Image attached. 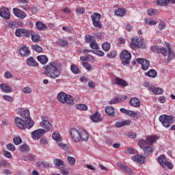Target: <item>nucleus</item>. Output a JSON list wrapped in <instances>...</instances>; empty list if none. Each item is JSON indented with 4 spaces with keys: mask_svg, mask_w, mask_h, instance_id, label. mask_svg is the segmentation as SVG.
Instances as JSON below:
<instances>
[{
    "mask_svg": "<svg viewBox=\"0 0 175 175\" xmlns=\"http://www.w3.org/2000/svg\"><path fill=\"white\" fill-rule=\"evenodd\" d=\"M6 148L9 151H16V146L12 144H8Z\"/></svg>",
    "mask_w": 175,
    "mask_h": 175,
    "instance_id": "4d7b16f0",
    "label": "nucleus"
},
{
    "mask_svg": "<svg viewBox=\"0 0 175 175\" xmlns=\"http://www.w3.org/2000/svg\"><path fill=\"white\" fill-rule=\"evenodd\" d=\"M142 150L145 155H150V154H152V148L150 146H144V148H142Z\"/></svg>",
    "mask_w": 175,
    "mask_h": 175,
    "instance_id": "e433bc0d",
    "label": "nucleus"
},
{
    "mask_svg": "<svg viewBox=\"0 0 175 175\" xmlns=\"http://www.w3.org/2000/svg\"><path fill=\"white\" fill-rule=\"evenodd\" d=\"M90 120L92 121V122H100L103 120V118H102V116H100L99 112H96L94 114L90 116Z\"/></svg>",
    "mask_w": 175,
    "mask_h": 175,
    "instance_id": "6ab92c4d",
    "label": "nucleus"
},
{
    "mask_svg": "<svg viewBox=\"0 0 175 175\" xmlns=\"http://www.w3.org/2000/svg\"><path fill=\"white\" fill-rule=\"evenodd\" d=\"M129 103L133 107H140V105H142L140 99H139L137 97L131 98L129 100Z\"/></svg>",
    "mask_w": 175,
    "mask_h": 175,
    "instance_id": "2eb2a0df",
    "label": "nucleus"
},
{
    "mask_svg": "<svg viewBox=\"0 0 175 175\" xmlns=\"http://www.w3.org/2000/svg\"><path fill=\"white\" fill-rule=\"evenodd\" d=\"M70 136L73 142L80 143V129L72 128L70 131Z\"/></svg>",
    "mask_w": 175,
    "mask_h": 175,
    "instance_id": "1a4fd4ad",
    "label": "nucleus"
},
{
    "mask_svg": "<svg viewBox=\"0 0 175 175\" xmlns=\"http://www.w3.org/2000/svg\"><path fill=\"white\" fill-rule=\"evenodd\" d=\"M131 159L132 161H134V162H137V163H145L146 162V157L140 154L133 156L131 157Z\"/></svg>",
    "mask_w": 175,
    "mask_h": 175,
    "instance_id": "a211bd4d",
    "label": "nucleus"
},
{
    "mask_svg": "<svg viewBox=\"0 0 175 175\" xmlns=\"http://www.w3.org/2000/svg\"><path fill=\"white\" fill-rule=\"evenodd\" d=\"M57 43L59 46H61V47H65V46H68V41L64 40H59Z\"/></svg>",
    "mask_w": 175,
    "mask_h": 175,
    "instance_id": "3c124183",
    "label": "nucleus"
},
{
    "mask_svg": "<svg viewBox=\"0 0 175 175\" xmlns=\"http://www.w3.org/2000/svg\"><path fill=\"white\" fill-rule=\"evenodd\" d=\"M124 154H135V148H127L124 150Z\"/></svg>",
    "mask_w": 175,
    "mask_h": 175,
    "instance_id": "603ef678",
    "label": "nucleus"
},
{
    "mask_svg": "<svg viewBox=\"0 0 175 175\" xmlns=\"http://www.w3.org/2000/svg\"><path fill=\"white\" fill-rule=\"evenodd\" d=\"M14 143L16 146H18L23 143V139L20 137H15L13 138Z\"/></svg>",
    "mask_w": 175,
    "mask_h": 175,
    "instance_id": "49530a36",
    "label": "nucleus"
},
{
    "mask_svg": "<svg viewBox=\"0 0 175 175\" xmlns=\"http://www.w3.org/2000/svg\"><path fill=\"white\" fill-rule=\"evenodd\" d=\"M23 92L25 94H31V92H32V89H31V88L26 87L23 89Z\"/></svg>",
    "mask_w": 175,
    "mask_h": 175,
    "instance_id": "0e129e2a",
    "label": "nucleus"
},
{
    "mask_svg": "<svg viewBox=\"0 0 175 175\" xmlns=\"http://www.w3.org/2000/svg\"><path fill=\"white\" fill-rule=\"evenodd\" d=\"M36 27L38 31H44V29H47V26H46V25L43 24L40 21L36 22Z\"/></svg>",
    "mask_w": 175,
    "mask_h": 175,
    "instance_id": "72a5a7b5",
    "label": "nucleus"
},
{
    "mask_svg": "<svg viewBox=\"0 0 175 175\" xmlns=\"http://www.w3.org/2000/svg\"><path fill=\"white\" fill-rule=\"evenodd\" d=\"M57 99L61 103H66L67 105H73L75 103V100L73 96L70 94H67L64 92H60L57 96Z\"/></svg>",
    "mask_w": 175,
    "mask_h": 175,
    "instance_id": "20e7f679",
    "label": "nucleus"
},
{
    "mask_svg": "<svg viewBox=\"0 0 175 175\" xmlns=\"http://www.w3.org/2000/svg\"><path fill=\"white\" fill-rule=\"evenodd\" d=\"M52 137L53 140L59 143V142H62V137L59 135L58 132H54L52 135Z\"/></svg>",
    "mask_w": 175,
    "mask_h": 175,
    "instance_id": "f704fd0d",
    "label": "nucleus"
},
{
    "mask_svg": "<svg viewBox=\"0 0 175 175\" xmlns=\"http://www.w3.org/2000/svg\"><path fill=\"white\" fill-rule=\"evenodd\" d=\"M59 147L60 148H62V150H68V145L63 144V143H59L58 144Z\"/></svg>",
    "mask_w": 175,
    "mask_h": 175,
    "instance_id": "69168bd1",
    "label": "nucleus"
},
{
    "mask_svg": "<svg viewBox=\"0 0 175 175\" xmlns=\"http://www.w3.org/2000/svg\"><path fill=\"white\" fill-rule=\"evenodd\" d=\"M4 77L5 79H12V73L9 71H7L4 73Z\"/></svg>",
    "mask_w": 175,
    "mask_h": 175,
    "instance_id": "774afa93",
    "label": "nucleus"
},
{
    "mask_svg": "<svg viewBox=\"0 0 175 175\" xmlns=\"http://www.w3.org/2000/svg\"><path fill=\"white\" fill-rule=\"evenodd\" d=\"M31 48L33 50H35L36 53H42L43 51V49L38 44L31 45Z\"/></svg>",
    "mask_w": 175,
    "mask_h": 175,
    "instance_id": "37998d69",
    "label": "nucleus"
},
{
    "mask_svg": "<svg viewBox=\"0 0 175 175\" xmlns=\"http://www.w3.org/2000/svg\"><path fill=\"white\" fill-rule=\"evenodd\" d=\"M108 58H114L117 55V52L116 51H113L112 52H110L107 53Z\"/></svg>",
    "mask_w": 175,
    "mask_h": 175,
    "instance_id": "052dcab7",
    "label": "nucleus"
},
{
    "mask_svg": "<svg viewBox=\"0 0 175 175\" xmlns=\"http://www.w3.org/2000/svg\"><path fill=\"white\" fill-rule=\"evenodd\" d=\"M61 66L62 65L59 62H50L49 64L43 66L44 75L49 77V79L55 80V79H58L61 76Z\"/></svg>",
    "mask_w": 175,
    "mask_h": 175,
    "instance_id": "f03ea898",
    "label": "nucleus"
},
{
    "mask_svg": "<svg viewBox=\"0 0 175 175\" xmlns=\"http://www.w3.org/2000/svg\"><path fill=\"white\" fill-rule=\"evenodd\" d=\"M13 13L16 17H18V18H25L27 17V14L22 11L21 10L18 8H14L13 9Z\"/></svg>",
    "mask_w": 175,
    "mask_h": 175,
    "instance_id": "4468645a",
    "label": "nucleus"
},
{
    "mask_svg": "<svg viewBox=\"0 0 175 175\" xmlns=\"http://www.w3.org/2000/svg\"><path fill=\"white\" fill-rule=\"evenodd\" d=\"M85 42H87V43H90V44L91 43L93 42V41L95 40V37H94L91 35H86L85 36Z\"/></svg>",
    "mask_w": 175,
    "mask_h": 175,
    "instance_id": "58836bf2",
    "label": "nucleus"
},
{
    "mask_svg": "<svg viewBox=\"0 0 175 175\" xmlns=\"http://www.w3.org/2000/svg\"><path fill=\"white\" fill-rule=\"evenodd\" d=\"M30 35L31 36V40L33 42V43H39L40 42H42L40 36L38 33L30 31Z\"/></svg>",
    "mask_w": 175,
    "mask_h": 175,
    "instance_id": "5701e85b",
    "label": "nucleus"
},
{
    "mask_svg": "<svg viewBox=\"0 0 175 175\" xmlns=\"http://www.w3.org/2000/svg\"><path fill=\"white\" fill-rule=\"evenodd\" d=\"M0 16L3 18L5 20H10V12H9V9L3 8L0 10Z\"/></svg>",
    "mask_w": 175,
    "mask_h": 175,
    "instance_id": "dca6fc26",
    "label": "nucleus"
},
{
    "mask_svg": "<svg viewBox=\"0 0 175 175\" xmlns=\"http://www.w3.org/2000/svg\"><path fill=\"white\" fill-rule=\"evenodd\" d=\"M3 98L4 100H7V102H13V100H14V98L12 96L8 95L3 96Z\"/></svg>",
    "mask_w": 175,
    "mask_h": 175,
    "instance_id": "6e6d98bb",
    "label": "nucleus"
},
{
    "mask_svg": "<svg viewBox=\"0 0 175 175\" xmlns=\"http://www.w3.org/2000/svg\"><path fill=\"white\" fill-rule=\"evenodd\" d=\"M120 59L122 61V64L124 66H128L131 64V59L132 58V55L129 51L124 50L120 55Z\"/></svg>",
    "mask_w": 175,
    "mask_h": 175,
    "instance_id": "423d86ee",
    "label": "nucleus"
},
{
    "mask_svg": "<svg viewBox=\"0 0 175 175\" xmlns=\"http://www.w3.org/2000/svg\"><path fill=\"white\" fill-rule=\"evenodd\" d=\"M42 121L40 122V126L44 129H46V131H51L53 129V125L49 121V117H42Z\"/></svg>",
    "mask_w": 175,
    "mask_h": 175,
    "instance_id": "9d476101",
    "label": "nucleus"
},
{
    "mask_svg": "<svg viewBox=\"0 0 175 175\" xmlns=\"http://www.w3.org/2000/svg\"><path fill=\"white\" fill-rule=\"evenodd\" d=\"M165 27H166V23H165V22H160L159 23V31H162V29H165Z\"/></svg>",
    "mask_w": 175,
    "mask_h": 175,
    "instance_id": "680f3d73",
    "label": "nucleus"
},
{
    "mask_svg": "<svg viewBox=\"0 0 175 175\" xmlns=\"http://www.w3.org/2000/svg\"><path fill=\"white\" fill-rule=\"evenodd\" d=\"M158 140L156 135H149L146 137V144L148 146H152Z\"/></svg>",
    "mask_w": 175,
    "mask_h": 175,
    "instance_id": "b1692460",
    "label": "nucleus"
},
{
    "mask_svg": "<svg viewBox=\"0 0 175 175\" xmlns=\"http://www.w3.org/2000/svg\"><path fill=\"white\" fill-rule=\"evenodd\" d=\"M125 29H126L128 32H131V31L133 29V26L131 25V24L129 23H126V25H125Z\"/></svg>",
    "mask_w": 175,
    "mask_h": 175,
    "instance_id": "e2e57ef3",
    "label": "nucleus"
},
{
    "mask_svg": "<svg viewBox=\"0 0 175 175\" xmlns=\"http://www.w3.org/2000/svg\"><path fill=\"white\" fill-rule=\"evenodd\" d=\"M3 154H4V157H5L6 158H9V159L12 158V153H10V152L5 150L3 152Z\"/></svg>",
    "mask_w": 175,
    "mask_h": 175,
    "instance_id": "338daca9",
    "label": "nucleus"
},
{
    "mask_svg": "<svg viewBox=\"0 0 175 175\" xmlns=\"http://www.w3.org/2000/svg\"><path fill=\"white\" fill-rule=\"evenodd\" d=\"M121 100H122V98H121V97H116L113 99H111L109 101L110 105H116L117 103H120V102H121Z\"/></svg>",
    "mask_w": 175,
    "mask_h": 175,
    "instance_id": "79ce46f5",
    "label": "nucleus"
},
{
    "mask_svg": "<svg viewBox=\"0 0 175 175\" xmlns=\"http://www.w3.org/2000/svg\"><path fill=\"white\" fill-rule=\"evenodd\" d=\"M91 49L93 50H98L99 49V46H98V43H96V40H94L90 44Z\"/></svg>",
    "mask_w": 175,
    "mask_h": 175,
    "instance_id": "09e8293b",
    "label": "nucleus"
},
{
    "mask_svg": "<svg viewBox=\"0 0 175 175\" xmlns=\"http://www.w3.org/2000/svg\"><path fill=\"white\" fill-rule=\"evenodd\" d=\"M46 134V131L42 129H38L31 133V137L33 140H39L43 135Z\"/></svg>",
    "mask_w": 175,
    "mask_h": 175,
    "instance_id": "9b49d317",
    "label": "nucleus"
},
{
    "mask_svg": "<svg viewBox=\"0 0 175 175\" xmlns=\"http://www.w3.org/2000/svg\"><path fill=\"white\" fill-rule=\"evenodd\" d=\"M136 62H138V64H140L142 66V69L143 70H147L148 68H150V61L144 59V58H137L136 59Z\"/></svg>",
    "mask_w": 175,
    "mask_h": 175,
    "instance_id": "ddd939ff",
    "label": "nucleus"
},
{
    "mask_svg": "<svg viewBox=\"0 0 175 175\" xmlns=\"http://www.w3.org/2000/svg\"><path fill=\"white\" fill-rule=\"evenodd\" d=\"M70 69H71V72H72L74 75H79V73H80L79 68L75 65H71Z\"/></svg>",
    "mask_w": 175,
    "mask_h": 175,
    "instance_id": "a19ab883",
    "label": "nucleus"
},
{
    "mask_svg": "<svg viewBox=\"0 0 175 175\" xmlns=\"http://www.w3.org/2000/svg\"><path fill=\"white\" fill-rule=\"evenodd\" d=\"M53 163L55 166V168L59 169V170L64 169V165H65V163H64V161L59 159H55L53 160Z\"/></svg>",
    "mask_w": 175,
    "mask_h": 175,
    "instance_id": "4be33fe9",
    "label": "nucleus"
},
{
    "mask_svg": "<svg viewBox=\"0 0 175 175\" xmlns=\"http://www.w3.org/2000/svg\"><path fill=\"white\" fill-rule=\"evenodd\" d=\"M80 135V142H88V139H90V135H88V133L85 131L84 129H80L79 131Z\"/></svg>",
    "mask_w": 175,
    "mask_h": 175,
    "instance_id": "f3484780",
    "label": "nucleus"
},
{
    "mask_svg": "<svg viewBox=\"0 0 175 175\" xmlns=\"http://www.w3.org/2000/svg\"><path fill=\"white\" fill-rule=\"evenodd\" d=\"M139 146L140 148H143L146 144H147V139L146 140L144 139H139L138 142Z\"/></svg>",
    "mask_w": 175,
    "mask_h": 175,
    "instance_id": "864d4df0",
    "label": "nucleus"
},
{
    "mask_svg": "<svg viewBox=\"0 0 175 175\" xmlns=\"http://www.w3.org/2000/svg\"><path fill=\"white\" fill-rule=\"evenodd\" d=\"M102 49L104 51H109L110 50V43L105 42L102 44Z\"/></svg>",
    "mask_w": 175,
    "mask_h": 175,
    "instance_id": "8fccbe9b",
    "label": "nucleus"
},
{
    "mask_svg": "<svg viewBox=\"0 0 175 175\" xmlns=\"http://www.w3.org/2000/svg\"><path fill=\"white\" fill-rule=\"evenodd\" d=\"M105 113L107 116H110L111 117H113L114 116V107H105Z\"/></svg>",
    "mask_w": 175,
    "mask_h": 175,
    "instance_id": "2f4dec72",
    "label": "nucleus"
},
{
    "mask_svg": "<svg viewBox=\"0 0 175 175\" xmlns=\"http://www.w3.org/2000/svg\"><path fill=\"white\" fill-rule=\"evenodd\" d=\"M148 88L153 94H155V95H161V94H163V89L161 88H155L152 85H149Z\"/></svg>",
    "mask_w": 175,
    "mask_h": 175,
    "instance_id": "aec40b11",
    "label": "nucleus"
},
{
    "mask_svg": "<svg viewBox=\"0 0 175 175\" xmlns=\"http://www.w3.org/2000/svg\"><path fill=\"white\" fill-rule=\"evenodd\" d=\"M126 114L129 117H135L136 118H139V114H137L136 112L133 111L128 110L127 113Z\"/></svg>",
    "mask_w": 175,
    "mask_h": 175,
    "instance_id": "a18cd8bd",
    "label": "nucleus"
},
{
    "mask_svg": "<svg viewBox=\"0 0 175 175\" xmlns=\"http://www.w3.org/2000/svg\"><path fill=\"white\" fill-rule=\"evenodd\" d=\"M19 148L21 152H28V151H29V146L25 144L21 146Z\"/></svg>",
    "mask_w": 175,
    "mask_h": 175,
    "instance_id": "ea45409f",
    "label": "nucleus"
},
{
    "mask_svg": "<svg viewBox=\"0 0 175 175\" xmlns=\"http://www.w3.org/2000/svg\"><path fill=\"white\" fill-rule=\"evenodd\" d=\"M75 108L77 110H81L82 111H87L88 110V106L85 104H77Z\"/></svg>",
    "mask_w": 175,
    "mask_h": 175,
    "instance_id": "7c9ffc66",
    "label": "nucleus"
},
{
    "mask_svg": "<svg viewBox=\"0 0 175 175\" xmlns=\"http://www.w3.org/2000/svg\"><path fill=\"white\" fill-rule=\"evenodd\" d=\"M26 62L29 66H32L34 68H37L38 66H39V64H38L37 62L35 61V59L32 57L27 58Z\"/></svg>",
    "mask_w": 175,
    "mask_h": 175,
    "instance_id": "393cba45",
    "label": "nucleus"
},
{
    "mask_svg": "<svg viewBox=\"0 0 175 175\" xmlns=\"http://www.w3.org/2000/svg\"><path fill=\"white\" fill-rule=\"evenodd\" d=\"M21 118H15V123L19 129H31L35 125V122L31 118L29 110L22 108L21 109Z\"/></svg>",
    "mask_w": 175,
    "mask_h": 175,
    "instance_id": "f257e3e1",
    "label": "nucleus"
},
{
    "mask_svg": "<svg viewBox=\"0 0 175 175\" xmlns=\"http://www.w3.org/2000/svg\"><path fill=\"white\" fill-rule=\"evenodd\" d=\"M118 167H120L121 170H123V172H125V173H127V174H133V171L122 163L118 164Z\"/></svg>",
    "mask_w": 175,
    "mask_h": 175,
    "instance_id": "412c9836",
    "label": "nucleus"
},
{
    "mask_svg": "<svg viewBox=\"0 0 175 175\" xmlns=\"http://www.w3.org/2000/svg\"><path fill=\"white\" fill-rule=\"evenodd\" d=\"M83 66H84V68H85V69H87V70H91V69H92V67L91 66L90 63L87 62H83Z\"/></svg>",
    "mask_w": 175,
    "mask_h": 175,
    "instance_id": "bf43d9fd",
    "label": "nucleus"
},
{
    "mask_svg": "<svg viewBox=\"0 0 175 175\" xmlns=\"http://www.w3.org/2000/svg\"><path fill=\"white\" fill-rule=\"evenodd\" d=\"M68 163L73 166L76 163V159L75 157H68Z\"/></svg>",
    "mask_w": 175,
    "mask_h": 175,
    "instance_id": "5fc2aeb1",
    "label": "nucleus"
},
{
    "mask_svg": "<svg viewBox=\"0 0 175 175\" xmlns=\"http://www.w3.org/2000/svg\"><path fill=\"white\" fill-rule=\"evenodd\" d=\"M157 161L162 166L163 168L166 167V157L165 155L161 154L157 158Z\"/></svg>",
    "mask_w": 175,
    "mask_h": 175,
    "instance_id": "cd10ccee",
    "label": "nucleus"
},
{
    "mask_svg": "<svg viewBox=\"0 0 175 175\" xmlns=\"http://www.w3.org/2000/svg\"><path fill=\"white\" fill-rule=\"evenodd\" d=\"M15 35L18 38H21L23 36L25 38H29V35H31V31L27 30L25 29H18L15 31Z\"/></svg>",
    "mask_w": 175,
    "mask_h": 175,
    "instance_id": "f8f14e48",
    "label": "nucleus"
},
{
    "mask_svg": "<svg viewBox=\"0 0 175 175\" xmlns=\"http://www.w3.org/2000/svg\"><path fill=\"white\" fill-rule=\"evenodd\" d=\"M91 18L93 23L94 27L96 28H102V23H100V14L94 12L91 15Z\"/></svg>",
    "mask_w": 175,
    "mask_h": 175,
    "instance_id": "6e6552de",
    "label": "nucleus"
},
{
    "mask_svg": "<svg viewBox=\"0 0 175 175\" xmlns=\"http://www.w3.org/2000/svg\"><path fill=\"white\" fill-rule=\"evenodd\" d=\"M0 88L3 92H12V88L5 83L0 84Z\"/></svg>",
    "mask_w": 175,
    "mask_h": 175,
    "instance_id": "c9c22d12",
    "label": "nucleus"
},
{
    "mask_svg": "<svg viewBox=\"0 0 175 175\" xmlns=\"http://www.w3.org/2000/svg\"><path fill=\"white\" fill-rule=\"evenodd\" d=\"M170 2V0H159L157 3L160 5V6H167V5Z\"/></svg>",
    "mask_w": 175,
    "mask_h": 175,
    "instance_id": "de8ad7c7",
    "label": "nucleus"
},
{
    "mask_svg": "<svg viewBox=\"0 0 175 175\" xmlns=\"http://www.w3.org/2000/svg\"><path fill=\"white\" fill-rule=\"evenodd\" d=\"M157 75L158 73L154 69H150L148 72L145 73V76H148V77H152V79H154V77H157Z\"/></svg>",
    "mask_w": 175,
    "mask_h": 175,
    "instance_id": "473e14b6",
    "label": "nucleus"
},
{
    "mask_svg": "<svg viewBox=\"0 0 175 175\" xmlns=\"http://www.w3.org/2000/svg\"><path fill=\"white\" fill-rule=\"evenodd\" d=\"M130 47L133 50H135V49H146V42L142 39L132 38Z\"/></svg>",
    "mask_w": 175,
    "mask_h": 175,
    "instance_id": "39448f33",
    "label": "nucleus"
},
{
    "mask_svg": "<svg viewBox=\"0 0 175 175\" xmlns=\"http://www.w3.org/2000/svg\"><path fill=\"white\" fill-rule=\"evenodd\" d=\"M37 59L42 65H45V64H47V62H49V58L44 55L38 56Z\"/></svg>",
    "mask_w": 175,
    "mask_h": 175,
    "instance_id": "c756f323",
    "label": "nucleus"
},
{
    "mask_svg": "<svg viewBox=\"0 0 175 175\" xmlns=\"http://www.w3.org/2000/svg\"><path fill=\"white\" fill-rule=\"evenodd\" d=\"M19 54L24 57H28L31 54V51L28 49V47L23 46L19 49Z\"/></svg>",
    "mask_w": 175,
    "mask_h": 175,
    "instance_id": "a878e982",
    "label": "nucleus"
},
{
    "mask_svg": "<svg viewBox=\"0 0 175 175\" xmlns=\"http://www.w3.org/2000/svg\"><path fill=\"white\" fill-rule=\"evenodd\" d=\"M145 24H148V25H157V24H158V21L146 18H145Z\"/></svg>",
    "mask_w": 175,
    "mask_h": 175,
    "instance_id": "4c0bfd02",
    "label": "nucleus"
},
{
    "mask_svg": "<svg viewBox=\"0 0 175 175\" xmlns=\"http://www.w3.org/2000/svg\"><path fill=\"white\" fill-rule=\"evenodd\" d=\"M159 13V12H158V10L155 9L148 10V16H157V14H158Z\"/></svg>",
    "mask_w": 175,
    "mask_h": 175,
    "instance_id": "c03bdc74",
    "label": "nucleus"
},
{
    "mask_svg": "<svg viewBox=\"0 0 175 175\" xmlns=\"http://www.w3.org/2000/svg\"><path fill=\"white\" fill-rule=\"evenodd\" d=\"M126 14V10L124 8H118L115 11V15L118 16V17H124Z\"/></svg>",
    "mask_w": 175,
    "mask_h": 175,
    "instance_id": "c85d7f7f",
    "label": "nucleus"
},
{
    "mask_svg": "<svg viewBox=\"0 0 175 175\" xmlns=\"http://www.w3.org/2000/svg\"><path fill=\"white\" fill-rule=\"evenodd\" d=\"M159 121L165 128H169L172 124V121H173V116L162 115L159 117Z\"/></svg>",
    "mask_w": 175,
    "mask_h": 175,
    "instance_id": "0eeeda50",
    "label": "nucleus"
},
{
    "mask_svg": "<svg viewBox=\"0 0 175 175\" xmlns=\"http://www.w3.org/2000/svg\"><path fill=\"white\" fill-rule=\"evenodd\" d=\"M115 83L116 84H118V85H120V87H127L128 85V83H126V81L119 77L115 78Z\"/></svg>",
    "mask_w": 175,
    "mask_h": 175,
    "instance_id": "bb28decb",
    "label": "nucleus"
},
{
    "mask_svg": "<svg viewBox=\"0 0 175 175\" xmlns=\"http://www.w3.org/2000/svg\"><path fill=\"white\" fill-rule=\"evenodd\" d=\"M77 14H84L85 13V10L83 8H79L76 9Z\"/></svg>",
    "mask_w": 175,
    "mask_h": 175,
    "instance_id": "13d9d810",
    "label": "nucleus"
},
{
    "mask_svg": "<svg viewBox=\"0 0 175 175\" xmlns=\"http://www.w3.org/2000/svg\"><path fill=\"white\" fill-rule=\"evenodd\" d=\"M167 49H166L165 48H159L158 46H153L150 48V50L153 51V53H156L157 54L161 53L165 57H166V55H167L168 54L167 61L168 62H170V61H172V59L174 58L175 54L174 52L172 51V49L170 46H167Z\"/></svg>",
    "mask_w": 175,
    "mask_h": 175,
    "instance_id": "7ed1b4c3",
    "label": "nucleus"
}]
</instances>
